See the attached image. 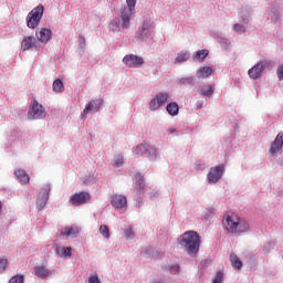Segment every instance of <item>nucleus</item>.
Masks as SVG:
<instances>
[{"instance_id": "30", "label": "nucleus", "mask_w": 283, "mask_h": 283, "mask_svg": "<svg viewBox=\"0 0 283 283\" xmlns=\"http://www.w3.org/2000/svg\"><path fill=\"white\" fill-rule=\"evenodd\" d=\"M124 235L126 240H134L136 237V233H134V228H132V226L126 227L124 230Z\"/></svg>"}, {"instance_id": "40", "label": "nucleus", "mask_w": 283, "mask_h": 283, "mask_svg": "<svg viewBox=\"0 0 283 283\" xmlns=\"http://www.w3.org/2000/svg\"><path fill=\"white\" fill-rule=\"evenodd\" d=\"M169 273H171L172 275H178V273H180V265L179 264L170 265Z\"/></svg>"}, {"instance_id": "49", "label": "nucleus", "mask_w": 283, "mask_h": 283, "mask_svg": "<svg viewBox=\"0 0 283 283\" xmlns=\"http://www.w3.org/2000/svg\"><path fill=\"white\" fill-rule=\"evenodd\" d=\"M203 105H205V102H203V101H198V102L196 103V108H197V109H202Z\"/></svg>"}, {"instance_id": "52", "label": "nucleus", "mask_w": 283, "mask_h": 283, "mask_svg": "<svg viewBox=\"0 0 283 283\" xmlns=\"http://www.w3.org/2000/svg\"><path fill=\"white\" fill-rule=\"evenodd\" d=\"M277 164L280 165V167H283V159H280Z\"/></svg>"}, {"instance_id": "12", "label": "nucleus", "mask_w": 283, "mask_h": 283, "mask_svg": "<svg viewBox=\"0 0 283 283\" xmlns=\"http://www.w3.org/2000/svg\"><path fill=\"white\" fill-rule=\"evenodd\" d=\"M50 185H45L43 188H41L36 200V206L40 211L45 209V205H48V200L50 198Z\"/></svg>"}, {"instance_id": "37", "label": "nucleus", "mask_w": 283, "mask_h": 283, "mask_svg": "<svg viewBox=\"0 0 283 283\" xmlns=\"http://www.w3.org/2000/svg\"><path fill=\"white\" fill-rule=\"evenodd\" d=\"M8 269V258L1 256L0 258V273H3Z\"/></svg>"}, {"instance_id": "23", "label": "nucleus", "mask_w": 283, "mask_h": 283, "mask_svg": "<svg viewBox=\"0 0 283 283\" xmlns=\"http://www.w3.org/2000/svg\"><path fill=\"white\" fill-rule=\"evenodd\" d=\"M14 175L22 185H28L30 182V176L25 174V170L18 169L14 171Z\"/></svg>"}, {"instance_id": "39", "label": "nucleus", "mask_w": 283, "mask_h": 283, "mask_svg": "<svg viewBox=\"0 0 283 283\" xmlns=\"http://www.w3.org/2000/svg\"><path fill=\"white\" fill-rule=\"evenodd\" d=\"M219 43L223 50H229V46L231 45V42H229V40L226 38H220Z\"/></svg>"}, {"instance_id": "29", "label": "nucleus", "mask_w": 283, "mask_h": 283, "mask_svg": "<svg viewBox=\"0 0 283 283\" xmlns=\"http://www.w3.org/2000/svg\"><path fill=\"white\" fill-rule=\"evenodd\" d=\"M230 262L234 269H238V270L242 269V261L240 260V258H238V255L233 253L230 254Z\"/></svg>"}, {"instance_id": "9", "label": "nucleus", "mask_w": 283, "mask_h": 283, "mask_svg": "<svg viewBox=\"0 0 283 283\" xmlns=\"http://www.w3.org/2000/svg\"><path fill=\"white\" fill-rule=\"evenodd\" d=\"M264 67H266V61H259L254 66H252L248 71V75L250 76V78H252V81H258V78H262Z\"/></svg>"}, {"instance_id": "35", "label": "nucleus", "mask_w": 283, "mask_h": 283, "mask_svg": "<svg viewBox=\"0 0 283 283\" xmlns=\"http://www.w3.org/2000/svg\"><path fill=\"white\" fill-rule=\"evenodd\" d=\"M23 282H25V276L23 274H17L9 280V283H23Z\"/></svg>"}, {"instance_id": "31", "label": "nucleus", "mask_w": 283, "mask_h": 283, "mask_svg": "<svg viewBox=\"0 0 283 283\" xmlns=\"http://www.w3.org/2000/svg\"><path fill=\"white\" fill-rule=\"evenodd\" d=\"M180 85H196V77L189 76V77H182L178 82Z\"/></svg>"}, {"instance_id": "32", "label": "nucleus", "mask_w": 283, "mask_h": 283, "mask_svg": "<svg viewBox=\"0 0 283 283\" xmlns=\"http://www.w3.org/2000/svg\"><path fill=\"white\" fill-rule=\"evenodd\" d=\"M65 90V87L63 86V81L61 80H55L53 82V91H55L56 93L59 92H63Z\"/></svg>"}, {"instance_id": "6", "label": "nucleus", "mask_w": 283, "mask_h": 283, "mask_svg": "<svg viewBox=\"0 0 283 283\" xmlns=\"http://www.w3.org/2000/svg\"><path fill=\"white\" fill-rule=\"evenodd\" d=\"M167 101H169V93H157L156 96L149 102L150 112H156V109H160L163 105L167 104Z\"/></svg>"}, {"instance_id": "21", "label": "nucleus", "mask_w": 283, "mask_h": 283, "mask_svg": "<svg viewBox=\"0 0 283 283\" xmlns=\"http://www.w3.org/2000/svg\"><path fill=\"white\" fill-rule=\"evenodd\" d=\"M146 158H149L151 161L158 160V158H160V150L154 146L148 145Z\"/></svg>"}, {"instance_id": "45", "label": "nucleus", "mask_w": 283, "mask_h": 283, "mask_svg": "<svg viewBox=\"0 0 283 283\" xmlns=\"http://www.w3.org/2000/svg\"><path fill=\"white\" fill-rule=\"evenodd\" d=\"M279 81H283V65H280L276 70Z\"/></svg>"}, {"instance_id": "36", "label": "nucleus", "mask_w": 283, "mask_h": 283, "mask_svg": "<svg viewBox=\"0 0 283 283\" xmlns=\"http://www.w3.org/2000/svg\"><path fill=\"white\" fill-rule=\"evenodd\" d=\"M125 161V158L123 157V155H116L114 157V167H120L123 165V163Z\"/></svg>"}, {"instance_id": "33", "label": "nucleus", "mask_w": 283, "mask_h": 283, "mask_svg": "<svg viewBox=\"0 0 283 283\" xmlns=\"http://www.w3.org/2000/svg\"><path fill=\"white\" fill-rule=\"evenodd\" d=\"M136 186L138 189H145V179L142 174H136Z\"/></svg>"}, {"instance_id": "19", "label": "nucleus", "mask_w": 283, "mask_h": 283, "mask_svg": "<svg viewBox=\"0 0 283 283\" xmlns=\"http://www.w3.org/2000/svg\"><path fill=\"white\" fill-rule=\"evenodd\" d=\"M35 43H36V38L35 36H25L22 40V43H21L22 52H25L28 50H33Z\"/></svg>"}, {"instance_id": "11", "label": "nucleus", "mask_w": 283, "mask_h": 283, "mask_svg": "<svg viewBox=\"0 0 283 283\" xmlns=\"http://www.w3.org/2000/svg\"><path fill=\"white\" fill-rule=\"evenodd\" d=\"M123 63L126 67H140L145 64V60L136 54H127L123 57Z\"/></svg>"}, {"instance_id": "51", "label": "nucleus", "mask_w": 283, "mask_h": 283, "mask_svg": "<svg viewBox=\"0 0 283 283\" xmlns=\"http://www.w3.org/2000/svg\"><path fill=\"white\" fill-rule=\"evenodd\" d=\"M196 169H205V165L199 164V165L196 166Z\"/></svg>"}, {"instance_id": "41", "label": "nucleus", "mask_w": 283, "mask_h": 283, "mask_svg": "<svg viewBox=\"0 0 283 283\" xmlns=\"http://www.w3.org/2000/svg\"><path fill=\"white\" fill-rule=\"evenodd\" d=\"M222 280H224V274L222 273V271H219L213 277L212 283H222Z\"/></svg>"}, {"instance_id": "26", "label": "nucleus", "mask_w": 283, "mask_h": 283, "mask_svg": "<svg viewBox=\"0 0 283 283\" xmlns=\"http://www.w3.org/2000/svg\"><path fill=\"white\" fill-rule=\"evenodd\" d=\"M247 23H249V20L243 19V24H234L233 31L237 32V34H244V32H247Z\"/></svg>"}, {"instance_id": "14", "label": "nucleus", "mask_w": 283, "mask_h": 283, "mask_svg": "<svg viewBox=\"0 0 283 283\" xmlns=\"http://www.w3.org/2000/svg\"><path fill=\"white\" fill-rule=\"evenodd\" d=\"M282 147H283V132L279 133L275 139L272 142L269 153L271 154V156H276L279 151H282Z\"/></svg>"}, {"instance_id": "43", "label": "nucleus", "mask_w": 283, "mask_h": 283, "mask_svg": "<svg viewBox=\"0 0 283 283\" xmlns=\"http://www.w3.org/2000/svg\"><path fill=\"white\" fill-rule=\"evenodd\" d=\"M62 255L64 258H72V248H66V249L63 248Z\"/></svg>"}, {"instance_id": "8", "label": "nucleus", "mask_w": 283, "mask_h": 283, "mask_svg": "<svg viewBox=\"0 0 283 283\" xmlns=\"http://www.w3.org/2000/svg\"><path fill=\"white\" fill-rule=\"evenodd\" d=\"M111 205L118 211V213H125V211H127V197L123 195H114Z\"/></svg>"}, {"instance_id": "46", "label": "nucleus", "mask_w": 283, "mask_h": 283, "mask_svg": "<svg viewBox=\"0 0 283 283\" xmlns=\"http://www.w3.org/2000/svg\"><path fill=\"white\" fill-rule=\"evenodd\" d=\"M78 45L82 49L85 48V36H83V35L78 36Z\"/></svg>"}, {"instance_id": "38", "label": "nucleus", "mask_w": 283, "mask_h": 283, "mask_svg": "<svg viewBox=\"0 0 283 283\" xmlns=\"http://www.w3.org/2000/svg\"><path fill=\"white\" fill-rule=\"evenodd\" d=\"M270 17L274 23H277L280 21V12L276 9H272Z\"/></svg>"}, {"instance_id": "15", "label": "nucleus", "mask_w": 283, "mask_h": 283, "mask_svg": "<svg viewBox=\"0 0 283 283\" xmlns=\"http://www.w3.org/2000/svg\"><path fill=\"white\" fill-rule=\"evenodd\" d=\"M90 200V193L87 192H78L71 197L70 202L78 207V205H85Z\"/></svg>"}, {"instance_id": "24", "label": "nucleus", "mask_w": 283, "mask_h": 283, "mask_svg": "<svg viewBox=\"0 0 283 283\" xmlns=\"http://www.w3.org/2000/svg\"><path fill=\"white\" fill-rule=\"evenodd\" d=\"M189 59H191V53H189V51H181L177 54L175 63H187Z\"/></svg>"}, {"instance_id": "5", "label": "nucleus", "mask_w": 283, "mask_h": 283, "mask_svg": "<svg viewBox=\"0 0 283 283\" xmlns=\"http://www.w3.org/2000/svg\"><path fill=\"white\" fill-rule=\"evenodd\" d=\"M153 30L154 22L151 20H144L142 27L138 28L136 40L146 42L151 36Z\"/></svg>"}, {"instance_id": "22", "label": "nucleus", "mask_w": 283, "mask_h": 283, "mask_svg": "<svg viewBox=\"0 0 283 283\" xmlns=\"http://www.w3.org/2000/svg\"><path fill=\"white\" fill-rule=\"evenodd\" d=\"M166 111L168 112L169 116H178L180 112V106L176 102H171L167 104Z\"/></svg>"}, {"instance_id": "2", "label": "nucleus", "mask_w": 283, "mask_h": 283, "mask_svg": "<svg viewBox=\"0 0 283 283\" xmlns=\"http://www.w3.org/2000/svg\"><path fill=\"white\" fill-rule=\"evenodd\" d=\"M178 244L190 258H196L200 251V235L196 231H187L178 238Z\"/></svg>"}, {"instance_id": "34", "label": "nucleus", "mask_w": 283, "mask_h": 283, "mask_svg": "<svg viewBox=\"0 0 283 283\" xmlns=\"http://www.w3.org/2000/svg\"><path fill=\"white\" fill-rule=\"evenodd\" d=\"M99 233L101 235H103V238H105L106 240H109V227L107 226H101L99 227Z\"/></svg>"}, {"instance_id": "42", "label": "nucleus", "mask_w": 283, "mask_h": 283, "mask_svg": "<svg viewBox=\"0 0 283 283\" xmlns=\"http://www.w3.org/2000/svg\"><path fill=\"white\" fill-rule=\"evenodd\" d=\"M88 283H101V279L98 277V274H92L88 277Z\"/></svg>"}, {"instance_id": "3", "label": "nucleus", "mask_w": 283, "mask_h": 283, "mask_svg": "<svg viewBox=\"0 0 283 283\" xmlns=\"http://www.w3.org/2000/svg\"><path fill=\"white\" fill-rule=\"evenodd\" d=\"M223 227L228 233H248L249 223L237 214L228 216L223 220Z\"/></svg>"}, {"instance_id": "53", "label": "nucleus", "mask_w": 283, "mask_h": 283, "mask_svg": "<svg viewBox=\"0 0 283 283\" xmlns=\"http://www.w3.org/2000/svg\"><path fill=\"white\" fill-rule=\"evenodd\" d=\"M1 209H3V203H1L0 201V213H1Z\"/></svg>"}, {"instance_id": "27", "label": "nucleus", "mask_w": 283, "mask_h": 283, "mask_svg": "<svg viewBox=\"0 0 283 283\" xmlns=\"http://www.w3.org/2000/svg\"><path fill=\"white\" fill-rule=\"evenodd\" d=\"M207 56H209V51H207V50H199L193 55V60L195 61H199V63H202L207 59Z\"/></svg>"}, {"instance_id": "10", "label": "nucleus", "mask_w": 283, "mask_h": 283, "mask_svg": "<svg viewBox=\"0 0 283 283\" xmlns=\"http://www.w3.org/2000/svg\"><path fill=\"white\" fill-rule=\"evenodd\" d=\"M224 174V166L219 165L216 167H211L210 171L207 175L209 185H216L220 178H222Z\"/></svg>"}, {"instance_id": "20", "label": "nucleus", "mask_w": 283, "mask_h": 283, "mask_svg": "<svg viewBox=\"0 0 283 283\" xmlns=\"http://www.w3.org/2000/svg\"><path fill=\"white\" fill-rule=\"evenodd\" d=\"M213 74V69L211 66H201L197 73L196 76L197 78H209Z\"/></svg>"}, {"instance_id": "25", "label": "nucleus", "mask_w": 283, "mask_h": 283, "mask_svg": "<svg viewBox=\"0 0 283 283\" xmlns=\"http://www.w3.org/2000/svg\"><path fill=\"white\" fill-rule=\"evenodd\" d=\"M148 148H149L148 144H140L135 147L134 154H136V156H147Z\"/></svg>"}, {"instance_id": "18", "label": "nucleus", "mask_w": 283, "mask_h": 283, "mask_svg": "<svg viewBox=\"0 0 283 283\" xmlns=\"http://www.w3.org/2000/svg\"><path fill=\"white\" fill-rule=\"evenodd\" d=\"M34 273L36 277H40L41 280H45V277H50L54 271H50L48 266L45 265H40L34 268Z\"/></svg>"}, {"instance_id": "50", "label": "nucleus", "mask_w": 283, "mask_h": 283, "mask_svg": "<svg viewBox=\"0 0 283 283\" xmlns=\"http://www.w3.org/2000/svg\"><path fill=\"white\" fill-rule=\"evenodd\" d=\"M55 253H56V255L63 254V248L56 247V248H55Z\"/></svg>"}, {"instance_id": "4", "label": "nucleus", "mask_w": 283, "mask_h": 283, "mask_svg": "<svg viewBox=\"0 0 283 283\" xmlns=\"http://www.w3.org/2000/svg\"><path fill=\"white\" fill-rule=\"evenodd\" d=\"M45 8L43 4H39L33 10H31L27 15V25L31 30H34L39 23H41V19H43V12Z\"/></svg>"}, {"instance_id": "17", "label": "nucleus", "mask_w": 283, "mask_h": 283, "mask_svg": "<svg viewBox=\"0 0 283 283\" xmlns=\"http://www.w3.org/2000/svg\"><path fill=\"white\" fill-rule=\"evenodd\" d=\"M214 92H216V85L213 84H206V85L199 86L200 96H205L206 98H211Z\"/></svg>"}, {"instance_id": "13", "label": "nucleus", "mask_w": 283, "mask_h": 283, "mask_svg": "<svg viewBox=\"0 0 283 283\" xmlns=\"http://www.w3.org/2000/svg\"><path fill=\"white\" fill-rule=\"evenodd\" d=\"M102 107H103L102 98L93 99L88 104H86L83 111V115L87 116V114H96V112H98V109H101Z\"/></svg>"}, {"instance_id": "48", "label": "nucleus", "mask_w": 283, "mask_h": 283, "mask_svg": "<svg viewBox=\"0 0 283 283\" xmlns=\"http://www.w3.org/2000/svg\"><path fill=\"white\" fill-rule=\"evenodd\" d=\"M271 249H273V244H271V243H265L263 247V251L265 253H269V251H271Z\"/></svg>"}, {"instance_id": "47", "label": "nucleus", "mask_w": 283, "mask_h": 283, "mask_svg": "<svg viewBox=\"0 0 283 283\" xmlns=\"http://www.w3.org/2000/svg\"><path fill=\"white\" fill-rule=\"evenodd\" d=\"M94 182H95L94 177H88V178L84 179V185L90 186V185H94Z\"/></svg>"}, {"instance_id": "54", "label": "nucleus", "mask_w": 283, "mask_h": 283, "mask_svg": "<svg viewBox=\"0 0 283 283\" xmlns=\"http://www.w3.org/2000/svg\"><path fill=\"white\" fill-rule=\"evenodd\" d=\"M174 132H176V129H170V134H174Z\"/></svg>"}, {"instance_id": "28", "label": "nucleus", "mask_w": 283, "mask_h": 283, "mask_svg": "<svg viewBox=\"0 0 283 283\" xmlns=\"http://www.w3.org/2000/svg\"><path fill=\"white\" fill-rule=\"evenodd\" d=\"M78 233V228L76 227H70L65 228L60 232V235H65L66 238H72V235H76Z\"/></svg>"}, {"instance_id": "16", "label": "nucleus", "mask_w": 283, "mask_h": 283, "mask_svg": "<svg viewBox=\"0 0 283 283\" xmlns=\"http://www.w3.org/2000/svg\"><path fill=\"white\" fill-rule=\"evenodd\" d=\"M35 34L40 43H48L52 40V31L50 29L43 28L40 31H36Z\"/></svg>"}, {"instance_id": "44", "label": "nucleus", "mask_w": 283, "mask_h": 283, "mask_svg": "<svg viewBox=\"0 0 283 283\" xmlns=\"http://www.w3.org/2000/svg\"><path fill=\"white\" fill-rule=\"evenodd\" d=\"M155 250L154 248H146L144 251V255H148V258H154Z\"/></svg>"}, {"instance_id": "7", "label": "nucleus", "mask_w": 283, "mask_h": 283, "mask_svg": "<svg viewBox=\"0 0 283 283\" xmlns=\"http://www.w3.org/2000/svg\"><path fill=\"white\" fill-rule=\"evenodd\" d=\"M28 115L29 118H32V120H41L45 118L46 113L43 105L39 104L38 102H33L29 108Z\"/></svg>"}, {"instance_id": "1", "label": "nucleus", "mask_w": 283, "mask_h": 283, "mask_svg": "<svg viewBox=\"0 0 283 283\" xmlns=\"http://www.w3.org/2000/svg\"><path fill=\"white\" fill-rule=\"evenodd\" d=\"M127 7H124L120 11V15L113 19L109 23L108 29L111 32H122V30H127L129 28V22L134 12H136V0H126Z\"/></svg>"}]
</instances>
